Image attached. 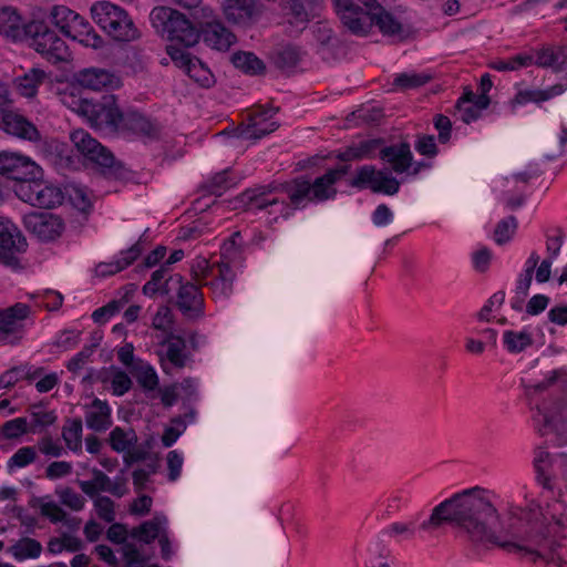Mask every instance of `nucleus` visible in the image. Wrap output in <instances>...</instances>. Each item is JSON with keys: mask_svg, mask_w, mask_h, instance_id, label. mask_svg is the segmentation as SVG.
<instances>
[{"mask_svg": "<svg viewBox=\"0 0 567 567\" xmlns=\"http://www.w3.org/2000/svg\"><path fill=\"white\" fill-rule=\"evenodd\" d=\"M118 131H132L146 137H155L158 134L157 125L135 111L122 112Z\"/></svg>", "mask_w": 567, "mask_h": 567, "instance_id": "25", "label": "nucleus"}, {"mask_svg": "<svg viewBox=\"0 0 567 567\" xmlns=\"http://www.w3.org/2000/svg\"><path fill=\"white\" fill-rule=\"evenodd\" d=\"M17 560L38 558L42 553V545L37 539L23 537L8 548Z\"/></svg>", "mask_w": 567, "mask_h": 567, "instance_id": "29", "label": "nucleus"}, {"mask_svg": "<svg viewBox=\"0 0 567 567\" xmlns=\"http://www.w3.org/2000/svg\"><path fill=\"white\" fill-rule=\"evenodd\" d=\"M351 186L357 188L370 187L374 193L394 195L399 192L400 183L396 178L383 171H377L373 166L365 165L359 168L357 177Z\"/></svg>", "mask_w": 567, "mask_h": 567, "instance_id": "13", "label": "nucleus"}, {"mask_svg": "<svg viewBox=\"0 0 567 567\" xmlns=\"http://www.w3.org/2000/svg\"><path fill=\"white\" fill-rule=\"evenodd\" d=\"M24 39L31 48L52 63L69 59L70 54L65 41L43 21L28 23Z\"/></svg>", "mask_w": 567, "mask_h": 567, "instance_id": "6", "label": "nucleus"}, {"mask_svg": "<svg viewBox=\"0 0 567 567\" xmlns=\"http://www.w3.org/2000/svg\"><path fill=\"white\" fill-rule=\"evenodd\" d=\"M430 80L431 75L424 73H401L394 79L393 84L401 90H410L422 86Z\"/></svg>", "mask_w": 567, "mask_h": 567, "instance_id": "42", "label": "nucleus"}, {"mask_svg": "<svg viewBox=\"0 0 567 567\" xmlns=\"http://www.w3.org/2000/svg\"><path fill=\"white\" fill-rule=\"evenodd\" d=\"M162 343L166 347L165 354L161 358L163 370L168 373L167 363L174 368L183 369L187 361L185 340L179 336L169 333Z\"/></svg>", "mask_w": 567, "mask_h": 567, "instance_id": "22", "label": "nucleus"}, {"mask_svg": "<svg viewBox=\"0 0 567 567\" xmlns=\"http://www.w3.org/2000/svg\"><path fill=\"white\" fill-rule=\"evenodd\" d=\"M123 557L126 567H140L144 563V558L142 557L140 550L133 544H124Z\"/></svg>", "mask_w": 567, "mask_h": 567, "instance_id": "61", "label": "nucleus"}, {"mask_svg": "<svg viewBox=\"0 0 567 567\" xmlns=\"http://www.w3.org/2000/svg\"><path fill=\"white\" fill-rule=\"evenodd\" d=\"M141 254H142V248H141L140 244L138 243L134 244L128 249L122 251V254H121L122 257L120 259H117L120 261L121 266H115L114 269L123 270V269L127 268L140 257Z\"/></svg>", "mask_w": 567, "mask_h": 567, "instance_id": "63", "label": "nucleus"}, {"mask_svg": "<svg viewBox=\"0 0 567 567\" xmlns=\"http://www.w3.org/2000/svg\"><path fill=\"white\" fill-rule=\"evenodd\" d=\"M550 454L546 450L538 447L535 451L534 457V466L537 474L536 480L544 488L549 491L553 489L550 477L547 475V470L550 466Z\"/></svg>", "mask_w": 567, "mask_h": 567, "instance_id": "33", "label": "nucleus"}, {"mask_svg": "<svg viewBox=\"0 0 567 567\" xmlns=\"http://www.w3.org/2000/svg\"><path fill=\"white\" fill-rule=\"evenodd\" d=\"M264 10L265 7L259 0H225L223 3L226 20L241 27L256 23Z\"/></svg>", "mask_w": 567, "mask_h": 567, "instance_id": "14", "label": "nucleus"}, {"mask_svg": "<svg viewBox=\"0 0 567 567\" xmlns=\"http://www.w3.org/2000/svg\"><path fill=\"white\" fill-rule=\"evenodd\" d=\"M493 492L481 486L464 489L435 506L424 530L449 523L462 529L475 544L496 545L508 550H522L545 558V550L553 543L545 535V525L538 511L517 508L511 511L509 525L498 534L499 513L493 503Z\"/></svg>", "mask_w": 567, "mask_h": 567, "instance_id": "1", "label": "nucleus"}, {"mask_svg": "<svg viewBox=\"0 0 567 567\" xmlns=\"http://www.w3.org/2000/svg\"><path fill=\"white\" fill-rule=\"evenodd\" d=\"M472 259L475 270L485 272L492 260V251L486 247H482L473 252Z\"/></svg>", "mask_w": 567, "mask_h": 567, "instance_id": "57", "label": "nucleus"}, {"mask_svg": "<svg viewBox=\"0 0 567 567\" xmlns=\"http://www.w3.org/2000/svg\"><path fill=\"white\" fill-rule=\"evenodd\" d=\"M342 23L355 34H367L373 24L384 35L403 40L408 32L403 25L377 0H333Z\"/></svg>", "mask_w": 567, "mask_h": 567, "instance_id": "2", "label": "nucleus"}, {"mask_svg": "<svg viewBox=\"0 0 567 567\" xmlns=\"http://www.w3.org/2000/svg\"><path fill=\"white\" fill-rule=\"evenodd\" d=\"M41 514L50 518L52 523L63 522L66 517V513L53 502L42 504Z\"/></svg>", "mask_w": 567, "mask_h": 567, "instance_id": "64", "label": "nucleus"}, {"mask_svg": "<svg viewBox=\"0 0 567 567\" xmlns=\"http://www.w3.org/2000/svg\"><path fill=\"white\" fill-rule=\"evenodd\" d=\"M17 196L30 205L39 208L51 209L62 204L64 199L60 187L40 181V176L18 184Z\"/></svg>", "mask_w": 567, "mask_h": 567, "instance_id": "7", "label": "nucleus"}, {"mask_svg": "<svg viewBox=\"0 0 567 567\" xmlns=\"http://www.w3.org/2000/svg\"><path fill=\"white\" fill-rule=\"evenodd\" d=\"M415 150L425 156L433 157L437 153V147L433 135L419 136L415 143Z\"/></svg>", "mask_w": 567, "mask_h": 567, "instance_id": "58", "label": "nucleus"}, {"mask_svg": "<svg viewBox=\"0 0 567 567\" xmlns=\"http://www.w3.org/2000/svg\"><path fill=\"white\" fill-rule=\"evenodd\" d=\"M186 73L203 87H209L215 82L213 73L199 59L190 62Z\"/></svg>", "mask_w": 567, "mask_h": 567, "instance_id": "35", "label": "nucleus"}, {"mask_svg": "<svg viewBox=\"0 0 567 567\" xmlns=\"http://www.w3.org/2000/svg\"><path fill=\"white\" fill-rule=\"evenodd\" d=\"M60 501L63 505L70 507L73 511H80L84 506V498L74 492L70 487H65L61 491H58Z\"/></svg>", "mask_w": 567, "mask_h": 567, "instance_id": "49", "label": "nucleus"}, {"mask_svg": "<svg viewBox=\"0 0 567 567\" xmlns=\"http://www.w3.org/2000/svg\"><path fill=\"white\" fill-rule=\"evenodd\" d=\"M503 342L511 353H519L533 344V337L527 331L506 330L503 333Z\"/></svg>", "mask_w": 567, "mask_h": 567, "instance_id": "31", "label": "nucleus"}, {"mask_svg": "<svg viewBox=\"0 0 567 567\" xmlns=\"http://www.w3.org/2000/svg\"><path fill=\"white\" fill-rule=\"evenodd\" d=\"M299 58L298 49L292 45H287L276 52L274 62L280 70H290L297 65Z\"/></svg>", "mask_w": 567, "mask_h": 567, "instance_id": "38", "label": "nucleus"}, {"mask_svg": "<svg viewBox=\"0 0 567 567\" xmlns=\"http://www.w3.org/2000/svg\"><path fill=\"white\" fill-rule=\"evenodd\" d=\"M74 78L82 87L92 91L115 89L120 85V78L117 75L101 68H87L80 70L75 73Z\"/></svg>", "mask_w": 567, "mask_h": 567, "instance_id": "18", "label": "nucleus"}, {"mask_svg": "<svg viewBox=\"0 0 567 567\" xmlns=\"http://www.w3.org/2000/svg\"><path fill=\"white\" fill-rule=\"evenodd\" d=\"M183 457L176 451H169L166 456V463L168 468V480L175 482L182 472Z\"/></svg>", "mask_w": 567, "mask_h": 567, "instance_id": "54", "label": "nucleus"}, {"mask_svg": "<svg viewBox=\"0 0 567 567\" xmlns=\"http://www.w3.org/2000/svg\"><path fill=\"white\" fill-rule=\"evenodd\" d=\"M76 150L91 162L105 168H113L114 156L97 140L93 138L86 131L76 130L70 136Z\"/></svg>", "mask_w": 567, "mask_h": 567, "instance_id": "12", "label": "nucleus"}, {"mask_svg": "<svg viewBox=\"0 0 567 567\" xmlns=\"http://www.w3.org/2000/svg\"><path fill=\"white\" fill-rule=\"evenodd\" d=\"M94 506L101 519L112 523L115 519L114 503L107 496H97L94 499Z\"/></svg>", "mask_w": 567, "mask_h": 567, "instance_id": "48", "label": "nucleus"}, {"mask_svg": "<svg viewBox=\"0 0 567 567\" xmlns=\"http://www.w3.org/2000/svg\"><path fill=\"white\" fill-rule=\"evenodd\" d=\"M348 172L347 166L330 169L312 183L303 177L282 184L281 189L290 199L293 209L303 208L309 202H323L333 198L337 194L334 184Z\"/></svg>", "mask_w": 567, "mask_h": 567, "instance_id": "3", "label": "nucleus"}, {"mask_svg": "<svg viewBox=\"0 0 567 567\" xmlns=\"http://www.w3.org/2000/svg\"><path fill=\"white\" fill-rule=\"evenodd\" d=\"M277 110L274 107L267 110H257L250 115L251 124L246 134L249 138H261L278 128V123L272 121Z\"/></svg>", "mask_w": 567, "mask_h": 567, "instance_id": "26", "label": "nucleus"}, {"mask_svg": "<svg viewBox=\"0 0 567 567\" xmlns=\"http://www.w3.org/2000/svg\"><path fill=\"white\" fill-rule=\"evenodd\" d=\"M31 432L29 429V423L25 417H17L10 421H7L0 426V433L7 440L19 439L22 435Z\"/></svg>", "mask_w": 567, "mask_h": 567, "instance_id": "39", "label": "nucleus"}, {"mask_svg": "<svg viewBox=\"0 0 567 567\" xmlns=\"http://www.w3.org/2000/svg\"><path fill=\"white\" fill-rule=\"evenodd\" d=\"M23 224L41 240H53L64 229L62 219L53 214L31 213L23 217Z\"/></svg>", "mask_w": 567, "mask_h": 567, "instance_id": "15", "label": "nucleus"}, {"mask_svg": "<svg viewBox=\"0 0 567 567\" xmlns=\"http://www.w3.org/2000/svg\"><path fill=\"white\" fill-rule=\"evenodd\" d=\"M231 62L235 68L251 75H257L265 71L264 62L250 52H237L233 54Z\"/></svg>", "mask_w": 567, "mask_h": 567, "instance_id": "32", "label": "nucleus"}, {"mask_svg": "<svg viewBox=\"0 0 567 567\" xmlns=\"http://www.w3.org/2000/svg\"><path fill=\"white\" fill-rule=\"evenodd\" d=\"M168 271V266H161L158 269H156L152 276L151 279L143 286V293L147 297H154L158 293V290L162 287V282L165 281V277Z\"/></svg>", "mask_w": 567, "mask_h": 567, "instance_id": "46", "label": "nucleus"}, {"mask_svg": "<svg viewBox=\"0 0 567 567\" xmlns=\"http://www.w3.org/2000/svg\"><path fill=\"white\" fill-rule=\"evenodd\" d=\"M39 451L49 457H60L65 453L64 447L51 435L42 436L37 444Z\"/></svg>", "mask_w": 567, "mask_h": 567, "instance_id": "47", "label": "nucleus"}, {"mask_svg": "<svg viewBox=\"0 0 567 567\" xmlns=\"http://www.w3.org/2000/svg\"><path fill=\"white\" fill-rule=\"evenodd\" d=\"M535 64L540 68H551L557 72V64L555 58L554 47H544L536 52Z\"/></svg>", "mask_w": 567, "mask_h": 567, "instance_id": "52", "label": "nucleus"}, {"mask_svg": "<svg viewBox=\"0 0 567 567\" xmlns=\"http://www.w3.org/2000/svg\"><path fill=\"white\" fill-rule=\"evenodd\" d=\"M29 313L30 307L20 302L3 310L0 309V343L6 346L20 343L24 336L22 322Z\"/></svg>", "mask_w": 567, "mask_h": 567, "instance_id": "8", "label": "nucleus"}, {"mask_svg": "<svg viewBox=\"0 0 567 567\" xmlns=\"http://www.w3.org/2000/svg\"><path fill=\"white\" fill-rule=\"evenodd\" d=\"M37 460V452L33 446H23L19 449L8 461V470L24 467Z\"/></svg>", "mask_w": 567, "mask_h": 567, "instance_id": "43", "label": "nucleus"}, {"mask_svg": "<svg viewBox=\"0 0 567 567\" xmlns=\"http://www.w3.org/2000/svg\"><path fill=\"white\" fill-rule=\"evenodd\" d=\"M132 372L140 385L145 390L152 391L157 388L158 377L151 365L140 362L133 367Z\"/></svg>", "mask_w": 567, "mask_h": 567, "instance_id": "34", "label": "nucleus"}, {"mask_svg": "<svg viewBox=\"0 0 567 567\" xmlns=\"http://www.w3.org/2000/svg\"><path fill=\"white\" fill-rule=\"evenodd\" d=\"M82 431L83 424L79 417L69 420L68 424L62 429V439L66 447L72 452L78 453L82 451Z\"/></svg>", "mask_w": 567, "mask_h": 567, "instance_id": "30", "label": "nucleus"}, {"mask_svg": "<svg viewBox=\"0 0 567 567\" xmlns=\"http://www.w3.org/2000/svg\"><path fill=\"white\" fill-rule=\"evenodd\" d=\"M518 223L516 217L508 216L499 220L494 229V240L497 245L508 243L516 233Z\"/></svg>", "mask_w": 567, "mask_h": 567, "instance_id": "36", "label": "nucleus"}, {"mask_svg": "<svg viewBox=\"0 0 567 567\" xmlns=\"http://www.w3.org/2000/svg\"><path fill=\"white\" fill-rule=\"evenodd\" d=\"M204 285L212 289L215 298L226 299L233 292V285L227 280L218 279L217 277L210 281L204 282Z\"/></svg>", "mask_w": 567, "mask_h": 567, "instance_id": "55", "label": "nucleus"}, {"mask_svg": "<svg viewBox=\"0 0 567 567\" xmlns=\"http://www.w3.org/2000/svg\"><path fill=\"white\" fill-rule=\"evenodd\" d=\"M85 424L94 432H105L112 426L111 408L106 401L95 398L84 406Z\"/></svg>", "mask_w": 567, "mask_h": 567, "instance_id": "21", "label": "nucleus"}, {"mask_svg": "<svg viewBox=\"0 0 567 567\" xmlns=\"http://www.w3.org/2000/svg\"><path fill=\"white\" fill-rule=\"evenodd\" d=\"M25 247V238L18 228L9 219L0 216V261L6 266L16 267V254L24 251Z\"/></svg>", "mask_w": 567, "mask_h": 567, "instance_id": "11", "label": "nucleus"}, {"mask_svg": "<svg viewBox=\"0 0 567 567\" xmlns=\"http://www.w3.org/2000/svg\"><path fill=\"white\" fill-rule=\"evenodd\" d=\"M122 111L115 103L114 96H103L100 101L86 104L85 116L90 124L96 128L118 131Z\"/></svg>", "mask_w": 567, "mask_h": 567, "instance_id": "9", "label": "nucleus"}, {"mask_svg": "<svg viewBox=\"0 0 567 567\" xmlns=\"http://www.w3.org/2000/svg\"><path fill=\"white\" fill-rule=\"evenodd\" d=\"M112 390L117 396L125 394L132 386V380L124 371H117L112 379Z\"/></svg>", "mask_w": 567, "mask_h": 567, "instance_id": "56", "label": "nucleus"}, {"mask_svg": "<svg viewBox=\"0 0 567 567\" xmlns=\"http://www.w3.org/2000/svg\"><path fill=\"white\" fill-rule=\"evenodd\" d=\"M161 520L159 518H154L147 522H144L138 527L132 530V536L138 538L140 540L150 544L155 538L161 537Z\"/></svg>", "mask_w": 567, "mask_h": 567, "instance_id": "40", "label": "nucleus"}, {"mask_svg": "<svg viewBox=\"0 0 567 567\" xmlns=\"http://www.w3.org/2000/svg\"><path fill=\"white\" fill-rule=\"evenodd\" d=\"M138 437L132 427H114L109 435V443L113 451L123 453L137 444Z\"/></svg>", "mask_w": 567, "mask_h": 567, "instance_id": "28", "label": "nucleus"}, {"mask_svg": "<svg viewBox=\"0 0 567 567\" xmlns=\"http://www.w3.org/2000/svg\"><path fill=\"white\" fill-rule=\"evenodd\" d=\"M178 309L190 319H198L204 315V297L199 287L192 282H182L177 290Z\"/></svg>", "mask_w": 567, "mask_h": 567, "instance_id": "17", "label": "nucleus"}, {"mask_svg": "<svg viewBox=\"0 0 567 567\" xmlns=\"http://www.w3.org/2000/svg\"><path fill=\"white\" fill-rule=\"evenodd\" d=\"M152 327L156 330L165 332L167 336L173 333V313L167 306L158 307L156 313L153 317Z\"/></svg>", "mask_w": 567, "mask_h": 567, "instance_id": "44", "label": "nucleus"}, {"mask_svg": "<svg viewBox=\"0 0 567 567\" xmlns=\"http://www.w3.org/2000/svg\"><path fill=\"white\" fill-rule=\"evenodd\" d=\"M167 53L169 54V56L172 58L174 63L178 68L185 70V72H187L188 66L190 65V62H193V60L197 59L195 56H192L185 50L175 48L174 45H168L167 47Z\"/></svg>", "mask_w": 567, "mask_h": 567, "instance_id": "53", "label": "nucleus"}, {"mask_svg": "<svg viewBox=\"0 0 567 567\" xmlns=\"http://www.w3.org/2000/svg\"><path fill=\"white\" fill-rule=\"evenodd\" d=\"M0 128L21 140L39 142L41 134L37 126L22 114L13 111L0 112Z\"/></svg>", "mask_w": 567, "mask_h": 567, "instance_id": "16", "label": "nucleus"}, {"mask_svg": "<svg viewBox=\"0 0 567 567\" xmlns=\"http://www.w3.org/2000/svg\"><path fill=\"white\" fill-rule=\"evenodd\" d=\"M380 157L388 162L392 169L399 174L406 172L412 166L413 155L410 144L406 142L382 148Z\"/></svg>", "mask_w": 567, "mask_h": 567, "instance_id": "23", "label": "nucleus"}, {"mask_svg": "<svg viewBox=\"0 0 567 567\" xmlns=\"http://www.w3.org/2000/svg\"><path fill=\"white\" fill-rule=\"evenodd\" d=\"M204 42L217 50L227 51L235 43V34L227 29L220 21L206 22L199 30Z\"/></svg>", "mask_w": 567, "mask_h": 567, "instance_id": "19", "label": "nucleus"}, {"mask_svg": "<svg viewBox=\"0 0 567 567\" xmlns=\"http://www.w3.org/2000/svg\"><path fill=\"white\" fill-rule=\"evenodd\" d=\"M236 182L228 176V171L215 174L205 185L204 188L215 196H220L228 188L233 187Z\"/></svg>", "mask_w": 567, "mask_h": 567, "instance_id": "37", "label": "nucleus"}, {"mask_svg": "<svg viewBox=\"0 0 567 567\" xmlns=\"http://www.w3.org/2000/svg\"><path fill=\"white\" fill-rule=\"evenodd\" d=\"M91 101V99L76 96L73 93L63 96V103L82 116H85L86 104H90Z\"/></svg>", "mask_w": 567, "mask_h": 567, "instance_id": "59", "label": "nucleus"}, {"mask_svg": "<svg viewBox=\"0 0 567 567\" xmlns=\"http://www.w3.org/2000/svg\"><path fill=\"white\" fill-rule=\"evenodd\" d=\"M288 16H291L296 22L308 21V12L300 0H288L285 7Z\"/></svg>", "mask_w": 567, "mask_h": 567, "instance_id": "60", "label": "nucleus"}, {"mask_svg": "<svg viewBox=\"0 0 567 567\" xmlns=\"http://www.w3.org/2000/svg\"><path fill=\"white\" fill-rule=\"evenodd\" d=\"M72 18H74V11L64 6H55L51 11V19L55 27L65 35L68 33V24H71Z\"/></svg>", "mask_w": 567, "mask_h": 567, "instance_id": "45", "label": "nucleus"}, {"mask_svg": "<svg viewBox=\"0 0 567 567\" xmlns=\"http://www.w3.org/2000/svg\"><path fill=\"white\" fill-rule=\"evenodd\" d=\"M72 464L65 461H54L45 468V476L49 480H58L72 473Z\"/></svg>", "mask_w": 567, "mask_h": 567, "instance_id": "51", "label": "nucleus"}, {"mask_svg": "<svg viewBox=\"0 0 567 567\" xmlns=\"http://www.w3.org/2000/svg\"><path fill=\"white\" fill-rule=\"evenodd\" d=\"M553 137H548L545 143L544 147L548 151V153L545 155V157L548 161H553L559 156H561L565 153V146L567 145V127L561 128V133L559 135V146L557 148H553Z\"/></svg>", "mask_w": 567, "mask_h": 567, "instance_id": "50", "label": "nucleus"}, {"mask_svg": "<svg viewBox=\"0 0 567 567\" xmlns=\"http://www.w3.org/2000/svg\"><path fill=\"white\" fill-rule=\"evenodd\" d=\"M47 80V73L39 68H32L24 72L22 75H18L13 85L16 91L24 97L35 96L39 86Z\"/></svg>", "mask_w": 567, "mask_h": 567, "instance_id": "27", "label": "nucleus"}, {"mask_svg": "<svg viewBox=\"0 0 567 567\" xmlns=\"http://www.w3.org/2000/svg\"><path fill=\"white\" fill-rule=\"evenodd\" d=\"M66 35L78 40L85 47L99 49L103 47L104 40L91 27L87 20L74 11L71 24H68Z\"/></svg>", "mask_w": 567, "mask_h": 567, "instance_id": "20", "label": "nucleus"}, {"mask_svg": "<svg viewBox=\"0 0 567 567\" xmlns=\"http://www.w3.org/2000/svg\"><path fill=\"white\" fill-rule=\"evenodd\" d=\"M434 126L439 131V141L443 144L449 142L452 128L451 120L445 115L439 114L434 118Z\"/></svg>", "mask_w": 567, "mask_h": 567, "instance_id": "62", "label": "nucleus"}, {"mask_svg": "<svg viewBox=\"0 0 567 567\" xmlns=\"http://www.w3.org/2000/svg\"><path fill=\"white\" fill-rule=\"evenodd\" d=\"M40 405H32L30 408V431L35 433L39 427H47L55 423L56 415L54 411H41L39 410Z\"/></svg>", "mask_w": 567, "mask_h": 567, "instance_id": "41", "label": "nucleus"}, {"mask_svg": "<svg viewBox=\"0 0 567 567\" xmlns=\"http://www.w3.org/2000/svg\"><path fill=\"white\" fill-rule=\"evenodd\" d=\"M0 174L22 184L42 175L40 166L31 158L12 152H0Z\"/></svg>", "mask_w": 567, "mask_h": 567, "instance_id": "10", "label": "nucleus"}, {"mask_svg": "<svg viewBox=\"0 0 567 567\" xmlns=\"http://www.w3.org/2000/svg\"><path fill=\"white\" fill-rule=\"evenodd\" d=\"M90 11L93 21L115 41L132 42L142 35L128 12L115 3L97 1Z\"/></svg>", "mask_w": 567, "mask_h": 567, "instance_id": "4", "label": "nucleus"}, {"mask_svg": "<svg viewBox=\"0 0 567 567\" xmlns=\"http://www.w3.org/2000/svg\"><path fill=\"white\" fill-rule=\"evenodd\" d=\"M0 33L13 41H21L27 34V24L12 7L0 8Z\"/></svg>", "mask_w": 567, "mask_h": 567, "instance_id": "24", "label": "nucleus"}, {"mask_svg": "<svg viewBox=\"0 0 567 567\" xmlns=\"http://www.w3.org/2000/svg\"><path fill=\"white\" fill-rule=\"evenodd\" d=\"M150 19L158 33L184 47H193L200 39L199 30L172 8L156 7L151 11Z\"/></svg>", "mask_w": 567, "mask_h": 567, "instance_id": "5", "label": "nucleus"}]
</instances>
